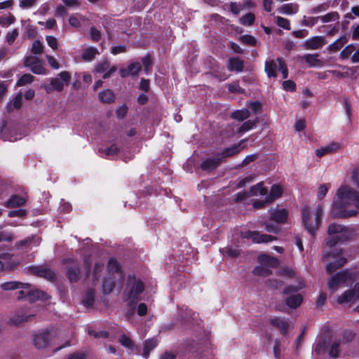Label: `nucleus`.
Segmentation results:
<instances>
[{"mask_svg":"<svg viewBox=\"0 0 359 359\" xmlns=\"http://www.w3.org/2000/svg\"><path fill=\"white\" fill-rule=\"evenodd\" d=\"M328 238L325 240L326 245L330 250L323 255V259L327 262L326 269L328 273H332L346 263V258L343 252L335 244L339 241H344L351 236V231L344 225L332 223L327 228Z\"/></svg>","mask_w":359,"mask_h":359,"instance_id":"f257e3e1","label":"nucleus"},{"mask_svg":"<svg viewBox=\"0 0 359 359\" xmlns=\"http://www.w3.org/2000/svg\"><path fill=\"white\" fill-rule=\"evenodd\" d=\"M351 205L359 210V193L347 185H343L336 192V199L331 207V217L348 218L356 216L358 211L351 208Z\"/></svg>","mask_w":359,"mask_h":359,"instance_id":"f03ea898","label":"nucleus"},{"mask_svg":"<svg viewBox=\"0 0 359 359\" xmlns=\"http://www.w3.org/2000/svg\"><path fill=\"white\" fill-rule=\"evenodd\" d=\"M301 213L303 226L310 234L313 236L321 225V217L323 214V204H317L313 210L305 205L302 209Z\"/></svg>","mask_w":359,"mask_h":359,"instance_id":"7ed1b4c3","label":"nucleus"},{"mask_svg":"<svg viewBox=\"0 0 359 359\" xmlns=\"http://www.w3.org/2000/svg\"><path fill=\"white\" fill-rule=\"evenodd\" d=\"M109 276L105 278L102 283V290L105 294L111 292L114 287L121 288L123 281V273L118 262L115 259H110L107 264Z\"/></svg>","mask_w":359,"mask_h":359,"instance_id":"20e7f679","label":"nucleus"},{"mask_svg":"<svg viewBox=\"0 0 359 359\" xmlns=\"http://www.w3.org/2000/svg\"><path fill=\"white\" fill-rule=\"evenodd\" d=\"M144 290L143 282L135 276L130 275L128 277L123 292V299L129 304H133L139 299V297Z\"/></svg>","mask_w":359,"mask_h":359,"instance_id":"39448f33","label":"nucleus"},{"mask_svg":"<svg viewBox=\"0 0 359 359\" xmlns=\"http://www.w3.org/2000/svg\"><path fill=\"white\" fill-rule=\"evenodd\" d=\"M355 278V274L349 271L338 273L328 280L329 289L334 292L343 284L348 285L351 283Z\"/></svg>","mask_w":359,"mask_h":359,"instance_id":"423d86ee","label":"nucleus"},{"mask_svg":"<svg viewBox=\"0 0 359 359\" xmlns=\"http://www.w3.org/2000/svg\"><path fill=\"white\" fill-rule=\"evenodd\" d=\"M258 262L260 266L255 269V273L258 276H266L271 271L269 267H277L279 264V261L276 258L266 254H262L258 257Z\"/></svg>","mask_w":359,"mask_h":359,"instance_id":"0eeeda50","label":"nucleus"},{"mask_svg":"<svg viewBox=\"0 0 359 359\" xmlns=\"http://www.w3.org/2000/svg\"><path fill=\"white\" fill-rule=\"evenodd\" d=\"M71 79V75L68 72L63 71L60 72L56 77L50 80V83L44 85L43 88L47 93L52 91L60 92L64 87L67 86Z\"/></svg>","mask_w":359,"mask_h":359,"instance_id":"6e6552de","label":"nucleus"},{"mask_svg":"<svg viewBox=\"0 0 359 359\" xmlns=\"http://www.w3.org/2000/svg\"><path fill=\"white\" fill-rule=\"evenodd\" d=\"M55 335L54 330L39 331L34 335L33 344L37 349H44L51 344Z\"/></svg>","mask_w":359,"mask_h":359,"instance_id":"1a4fd4ad","label":"nucleus"},{"mask_svg":"<svg viewBox=\"0 0 359 359\" xmlns=\"http://www.w3.org/2000/svg\"><path fill=\"white\" fill-rule=\"evenodd\" d=\"M25 66L36 74H45L46 69L37 56L29 55L25 59Z\"/></svg>","mask_w":359,"mask_h":359,"instance_id":"9d476101","label":"nucleus"},{"mask_svg":"<svg viewBox=\"0 0 359 359\" xmlns=\"http://www.w3.org/2000/svg\"><path fill=\"white\" fill-rule=\"evenodd\" d=\"M241 237L246 239H251L256 243H269L276 239V238L272 236L259 233L258 231H251L242 232Z\"/></svg>","mask_w":359,"mask_h":359,"instance_id":"9b49d317","label":"nucleus"},{"mask_svg":"<svg viewBox=\"0 0 359 359\" xmlns=\"http://www.w3.org/2000/svg\"><path fill=\"white\" fill-rule=\"evenodd\" d=\"M359 299V284H355L352 290H347L339 296L337 302L340 304L354 302Z\"/></svg>","mask_w":359,"mask_h":359,"instance_id":"f8f14e48","label":"nucleus"},{"mask_svg":"<svg viewBox=\"0 0 359 359\" xmlns=\"http://www.w3.org/2000/svg\"><path fill=\"white\" fill-rule=\"evenodd\" d=\"M117 70L115 66H111L110 62L107 60H102L97 62L95 67V72L97 73H103L102 78L107 79Z\"/></svg>","mask_w":359,"mask_h":359,"instance_id":"ddd939ff","label":"nucleus"},{"mask_svg":"<svg viewBox=\"0 0 359 359\" xmlns=\"http://www.w3.org/2000/svg\"><path fill=\"white\" fill-rule=\"evenodd\" d=\"M326 42L325 36H315L307 39L303 43V48L306 50H316L321 48Z\"/></svg>","mask_w":359,"mask_h":359,"instance_id":"4468645a","label":"nucleus"},{"mask_svg":"<svg viewBox=\"0 0 359 359\" xmlns=\"http://www.w3.org/2000/svg\"><path fill=\"white\" fill-rule=\"evenodd\" d=\"M318 20H320L323 23L336 22L337 25L332 27L330 32H327L328 34L337 32L339 29V15L337 12H330L324 15L318 17Z\"/></svg>","mask_w":359,"mask_h":359,"instance_id":"2eb2a0df","label":"nucleus"},{"mask_svg":"<svg viewBox=\"0 0 359 359\" xmlns=\"http://www.w3.org/2000/svg\"><path fill=\"white\" fill-rule=\"evenodd\" d=\"M34 316L35 314L30 311H20L10 320V322L11 324L20 325L31 320Z\"/></svg>","mask_w":359,"mask_h":359,"instance_id":"dca6fc26","label":"nucleus"},{"mask_svg":"<svg viewBox=\"0 0 359 359\" xmlns=\"http://www.w3.org/2000/svg\"><path fill=\"white\" fill-rule=\"evenodd\" d=\"M21 297H25L30 302L39 300V299H47L48 295L43 291L39 290H31L27 293L24 290L20 292Z\"/></svg>","mask_w":359,"mask_h":359,"instance_id":"f3484780","label":"nucleus"},{"mask_svg":"<svg viewBox=\"0 0 359 359\" xmlns=\"http://www.w3.org/2000/svg\"><path fill=\"white\" fill-rule=\"evenodd\" d=\"M341 148V144L335 142H330L316 150V154L318 157L321 158L324 155L336 152Z\"/></svg>","mask_w":359,"mask_h":359,"instance_id":"a211bd4d","label":"nucleus"},{"mask_svg":"<svg viewBox=\"0 0 359 359\" xmlns=\"http://www.w3.org/2000/svg\"><path fill=\"white\" fill-rule=\"evenodd\" d=\"M270 213L271 219L277 223H285L288 217V213L285 209L273 208Z\"/></svg>","mask_w":359,"mask_h":359,"instance_id":"6ab92c4d","label":"nucleus"},{"mask_svg":"<svg viewBox=\"0 0 359 359\" xmlns=\"http://www.w3.org/2000/svg\"><path fill=\"white\" fill-rule=\"evenodd\" d=\"M310 67H322L324 62L318 54H306L302 57Z\"/></svg>","mask_w":359,"mask_h":359,"instance_id":"aec40b11","label":"nucleus"},{"mask_svg":"<svg viewBox=\"0 0 359 359\" xmlns=\"http://www.w3.org/2000/svg\"><path fill=\"white\" fill-rule=\"evenodd\" d=\"M33 273L38 276L43 277L48 280H53L55 278V274L51 270L42 266H34L32 268Z\"/></svg>","mask_w":359,"mask_h":359,"instance_id":"412c9836","label":"nucleus"},{"mask_svg":"<svg viewBox=\"0 0 359 359\" xmlns=\"http://www.w3.org/2000/svg\"><path fill=\"white\" fill-rule=\"evenodd\" d=\"M31 285L28 283H22L18 281H10L0 284V288L3 290H14L18 288L29 289Z\"/></svg>","mask_w":359,"mask_h":359,"instance_id":"4be33fe9","label":"nucleus"},{"mask_svg":"<svg viewBox=\"0 0 359 359\" xmlns=\"http://www.w3.org/2000/svg\"><path fill=\"white\" fill-rule=\"evenodd\" d=\"M118 341L123 346L126 348L130 352L137 353L139 352L137 346L134 344L133 341L127 335L122 334L120 337Z\"/></svg>","mask_w":359,"mask_h":359,"instance_id":"5701e85b","label":"nucleus"},{"mask_svg":"<svg viewBox=\"0 0 359 359\" xmlns=\"http://www.w3.org/2000/svg\"><path fill=\"white\" fill-rule=\"evenodd\" d=\"M158 341L155 338L145 340L143 344L142 357L147 359L149 357L150 352L156 347Z\"/></svg>","mask_w":359,"mask_h":359,"instance_id":"b1692460","label":"nucleus"},{"mask_svg":"<svg viewBox=\"0 0 359 359\" xmlns=\"http://www.w3.org/2000/svg\"><path fill=\"white\" fill-rule=\"evenodd\" d=\"M299 6L297 4H286L281 6L278 11L281 14L293 15L298 12Z\"/></svg>","mask_w":359,"mask_h":359,"instance_id":"393cba45","label":"nucleus"},{"mask_svg":"<svg viewBox=\"0 0 359 359\" xmlns=\"http://www.w3.org/2000/svg\"><path fill=\"white\" fill-rule=\"evenodd\" d=\"M283 188L280 185L274 184L271 187L270 193L268 196L266 198V201L267 202L273 201L282 195Z\"/></svg>","mask_w":359,"mask_h":359,"instance_id":"a878e982","label":"nucleus"},{"mask_svg":"<svg viewBox=\"0 0 359 359\" xmlns=\"http://www.w3.org/2000/svg\"><path fill=\"white\" fill-rule=\"evenodd\" d=\"M119 151L118 147L116 144H111L106 148H100L99 153L102 156L111 158L116 156Z\"/></svg>","mask_w":359,"mask_h":359,"instance_id":"bb28decb","label":"nucleus"},{"mask_svg":"<svg viewBox=\"0 0 359 359\" xmlns=\"http://www.w3.org/2000/svg\"><path fill=\"white\" fill-rule=\"evenodd\" d=\"M22 104V93H18L12 100H11L6 105L8 111H11L13 109H18Z\"/></svg>","mask_w":359,"mask_h":359,"instance_id":"cd10ccee","label":"nucleus"},{"mask_svg":"<svg viewBox=\"0 0 359 359\" xmlns=\"http://www.w3.org/2000/svg\"><path fill=\"white\" fill-rule=\"evenodd\" d=\"M25 199L23 197L14 195L12 196L6 203L5 206L8 208L18 207L24 205Z\"/></svg>","mask_w":359,"mask_h":359,"instance_id":"c85d7f7f","label":"nucleus"},{"mask_svg":"<svg viewBox=\"0 0 359 359\" xmlns=\"http://www.w3.org/2000/svg\"><path fill=\"white\" fill-rule=\"evenodd\" d=\"M263 182H259L256 185L250 188V196H266L268 190L264 187Z\"/></svg>","mask_w":359,"mask_h":359,"instance_id":"c756f323","label":"nucleus"},{"mask_svg":"<svg viewBox=\"0 0 359 359\" xmlns=\"http://www.w3.org/2000/svg\"><path fill=\"white\" fill-rule=\"evenodd\" d=\"M99 99L102 102L111 103L114 101L115 96L111 90H104L99 94Z\"/></svg>","mask_w":359,"mask_h":359,"instance_id":"7c9ffc66","label":"nucleus"},{"mask_svg":"<svg viewBox=\"0 0 359 359\" xmlns=\"http://www.w3.org/2000/svg\"><path fill=\"white\" fill-rule=\"evenodd\" d=\"M98 53V50L96 48L89 47L83 50L82 58L86 61H91Z\"/></svg>","mask_w":359,"mask_h":359,"instance_id":"2f4dec72","label":"nucleus"},{"mask_svg":"<svg viewBox=\"0 0 359 359\" xmlns=\"http://www.w3.org/2000/svg\"><path fill=\"white\" fill-rule=\"evenodd\" d=\"M302 302V297L300 294H292L287 298L286 303L292 309L298 307Z\"/></svg>","mask_w":359,"mask_h":359,"instance_id":"473e14b6","label":"nucleus"},{"mask_svg":"<svg viewBox=\"0 0 359 359\" xmlns=\"http://www.w3.org/2000/svg\"><path fill=\"white\" fill-rule=\"evenodd\" d=\"M80 270L77 266H70L67 269V276L71 282H76L79 278Z\"/></svg>","mask_w":359,"mask_h":359,"instance_id":"72a5a7b5","label":"nucleus"},{"mask_svg":"<svg viewBox=\"0 0 359 359\" xmlns=\"http://www.w3.org/2000/svg\"><path fill=\"white\" fill-rule=\"evenodd\" d=\"M219 164L218 158H207L202 163L201 168L203 170H210L217 167Z\"/></svg>","mask_w":359,"mask_h":359,"instance_id":"f704fd0d","label":"nucleus"},{"mask_svg":"<svg viewBox=\"0 0 359 359\" xmlns=\"http://www.w3.org/2000/svg\"><path fill=\"white\" fill-rule=\"evenodd\" d=\"M231 118L239 121H244L250 116V111L247 109L236 110L231 113Z\"/></svg>","mask_w":359,"mask_h":359,"instance_id":"c9c22d12","label":"nucleus"},{"mask_svg":"<svg viewBox=\"0 0 359 359\" xmlns=\"http://www.w3.org/2000/svg\"><path fill=\"white\" fill-rule=\"evenodd\" d=\"M347 39L345 36H341L338 39H337L335 41L330 44L328 46V49L330 51L335 52L339 49H341L344 45L346 43Z\"/></svg>","mask_w":359,"mask_h":359,"instance_id":"e433bc0d","label":"nucleus"},{"mask_svg":"<svg viewBox=\"0 0 359 359\" xmlns=\"http://www.w3.org/2000/svg\"><path fill=\"white\" fill-rule=\"evenodd\" d=\"M243 67V62L240 60L238 58L234 57L231 58L229 60V69L230 71H236L241 72L242 71Z\"/></svg>","mask_w":359,"mask_h":359,"instance_id":"4c0bfd02","label":"nucleus"},{"mask_svg":"<svg viewBox=\"0 0 359 359\" xmlns=\"http://www.w3.org/2000/svg\"><path fill=\"white\" fill-rule=\"evenodd\" d=\"M258 118H256L255 120H248L243 123V125L238 129V133L243 134L255 127Z\"/></svg>","mask_w":359,"mask_h":359,"instance_id":"58836bf2","label":"nucleus"},{"mask_svg":"<svg viewBox=\"0 0 359 359\" xmlns=\"http://www.w3.org/2000/svg\"><path fill=\"white\" fill-rule=\"evenodd\" d=\"M340 345L339 341H332L327 346L330 356L337 358L338 356V348Z\"/></svg>","mask_w":359,"mask_h":359,"instance_id":"ea45409f","label":"nucleus"},{"mask_svg":"<svg viewBox=\"0 0 359 359\" xmlns=\"http://www.w3.org/2000/svg\"><path fill=\"white\" fill-rule=\"evenodd\" d=\"M85 18L80 14L72 15L69 17V22L74 27H80L84 22Z\"/></svg>","mask_w":359,"mask_h":359,"instance_id":"a19ab883","label":"nucleus"},{"mask_svg":"<svg viewBox=\"0 0 359 359\" xmlns=\"http://www.w3.org/2000/svg\"><path fill=\"white\" fill-rule=\"evenodd\" d=\"M277 62L275 61L266 62L265 71L269 76H275Z\"/></svg>","mask_w":359,"mask_h":359,"instance_id":"79ce46f5","label":"nucleus"},{"mask_svg":"<svg viewBox=\"0 0 359 359\" xmlns=\"http://www.w3.org/2000/svg\"><path fill=\"white\" fill-rule=\"evenodd\" d=\"M34 81V76L30 74H25L20 77L17 82V86H23L31 83Z\"/></svg>","mask_w":359,"mask_h":359,"instance_id":"37998d69","label":"nucleus"},{"mask_svg":"<svg viewBox=\"0 0 359 359\" xmlns=\"http://www.w3.org/2000/svg\"><path fill=\"white\" fill-rule=\"evenodd\" d=\"M255 17L252 13H249L247 15L240 18V22L245 26H250L253 24Z\"/></svg>","mask_w":359,"mask_h":359,"instance_id":"c03bdc74","label":"nucleus"},{"mask_svg":"<svg viewBox=\"0 0 359 359\" xmlns=\"http://www.w3.org/2000/svg\"><path fill=\"white\" fill-rule=\"evenodd\" d=\"M243 142H244V140L241 142L238 145H234L230 148H227L226 149H225L224 151V152L222 153L223 157L231 156H233V155L237 154L238 152H239V151H240L239 147Z\"/></svg>","mask_w":359,"mask_h":359,"instance_id":"a18cd8bd","label":"nucleus"},{"mask_svg":"<svg viewBox=\"0 0 359 359\" xmlns=\"http://www.w3.org/2000/svg\"><path fill=\"white\" fill-rule=\"evenodd\" d=\"M328 189H329V187H327V184H320L318 188L317 195H316L317 198L320 201L323 199V198L326 196V194L328 191Z\"/></svg>","mask_w":359,"mask_h":359,"instance_id":"49530a36","label":"nucleus"},{"mask_svg":"<svg viewBox=\"0 0 359 359\" xmlns=\"http://www.w3.org/2000/svg\"><path fill=\"white\" fill-rule=\"evenodd\" d=\"M277 25L285 29L290 30V23L289 20L278 16L276 18Z\"/></svg>","mask_w":359,"mask_h":359,"instance_id":"de8ad7c7","label":"nucleus"},{"mask_svg":"<svg viewBox=\"0 0 359 359\" xmlns=\"http://www.w3.org/2000/svg\"><path fill=\"white\" fill-rule=\"evenodd\" d=\"M128 69L130 76H136L141 69V65L139 62H133L128 65Z\"/></svg>","mask_w":359,"mask_h":359,"instance_id":"09e8293b","label":"nucleus"},{"mask_svg":"<svg viewBox=\"0 0 359 359\" xmlns=\"http://www.w3.org/2000/svg\"><path fill=\"white\" fill-rule=\"evenodd\" d=\"M240 41L250 46H255L257 43L256 39L250 35H243L240 37Z\"/></svg>","mask_w":359,"mask_h":359,"instance_id":"8fccbe9b","label":"nucleus"},{"mask_svg":"<svg viewBox=\"0 0 359 359\" xmlns=\"http://www.w3.org/2000/svg\"><path fill=\"white\" fill-rule=\"evenodd\" d=\"M44 48L43 45L39 41L36 40L33 42L32 46V53L34 54H40L43 52Z\"/></svg>","mask_w":359,"mask_h":359,"instance_id":"3c124183","label":"nucleus"},{"mask_svg":"<svg viewBox=\"0 0 359 359\" xmlns=\"http://www.w3.org/2000/svg\"><path fill=\"white\" fill-rule=\"evenodd\" d=\"M93 300H94V292H93V290H89L87 292L84 299H83V304L87 307L90 306L93 303Z\"/></svg>","mask_w":359,"mask_h":359,"instance_id":"603ef678","label":"nucleus"},{"mask_svg":"<svg viewBox=\"0 0 359 359\" xmlns=\"http://www.w3.org/2000/svg\"><path fill=\"white\" fill-rule=\"evenodd\" d=\"M46 42L48 45L53 50H55L59 47V43L57 39L53 36H46Z\"/></svg>","mask_w":359,"mask_h":359,"instance_id":"864d4df0","label":"nucleus"},{"mask_svg":"<svg viewBox=\"0 0 359 359\" xmlns=\"http://www.w3.org/2000/svg\"><path fill=\"white\" fill-rule=\"evenodd\" d=\"M37 4V0H20V7L23 9H28L34 7Z\"/></svg>","mask_w":359,"mask_h":359,"instance_id":"5fc2aeb1","label":"nucleus"},{"mask_svg":"<svg viewBox=\"0 0 359 359\" xmlns=\"http://www.w3.org/2000/svg\"><path fill=\"white\" fill-rule=\"evenodd\" d=\"M318 17H316V18H314V17L306 18V16H304L303 20H302V25H303L304 26L312 27L314 25H316L318 22Z\"/></svg>","mask_w":359,"mask_h":359,"instance_id":"6e6d98bb","label":"nucleus"},{"mask_svg":"<svg viewBox=\"0 0 359 359\" xmlns=\"http://www.w3.org/2000/svg\"><path fill=\"white\" fill-rule=\"evenodd\" d=\"M19 32L17 29L8 32L6 36V41L9 44H13L16 38L18 36Z\"/></svg>","mask_w":359,"mask_h":359,"instance_id":"4d7b16f0","label":"nucleus"},{"mask_svg":"<svg viewBox=\"0 0 359 359\" xmlns=\"http://www.w3.org/2000/svg\"><path fill=\"white\" fill-rule=\"evenodd\" d=\"M89 335L94 337L95 338H107L108 333L104 331H95L93 330H88Z\"/></svg>","mask_w":359,"mask_h":359,"instance_id":"13d9d810","label":"nucleus"},{"mask_svg":"<svg viewBox=\"0 0 359 359\" xmlns=\"http://www.w3.org/2000/svg\"><path fill=\"white\" fill-rule=\"evenodd\" d=\"M354 50V46L352 44L347 46L340 53V57L341 58H347L348 57Z\"/></svg>","mask_w":359,"mask_h":359,"instance_id":"bf43d9fd","label":"nucleus"},{"mask_svg":"<svg viewBox=\"0 0 359 359\" xmlns=\"http://www.w3.org/2000/svg\"><path fill=\"white\" fill-rule=\"evenodd\" d=\"M277 62L278 65L279 70L283 74V78L286 79L287 77V69L285 63L280 58L277 59Z\"/></svg>","mask_w":359,"mask_h":359,"instance_id":"052dcab7","label":"nucleus"},{"mask_svg":"<svg viewBox=\"0 0 359 359\" xmlns=\"http://www.w3.org/2000/svg\"><path fill=\"white\" fill-rule=\"evenodd\" d=\"M47 60H48V62L49 64V65L53 68V69H57L60 68V65H59V63L57 61V60L51 56V55H47L46 56Z\"/></svg>","mask_w":359,"mask_h":359,"instance_id":"680f3d73","label":"nucleus"},{"mask_svg":"<svg viewBox=\"0 0 359 359\" xmlns=\"http://www.w3.org/2000/svg\"><path fill=\"white\" fill-rule=\"evenodd\" d=\"M272 324L281 327L283 330H286L287 327V323L284 320L279 318H274L271 320Z\"/></svg>","mask_w":359,"mask_h":359,"instance_id":"e2e57ef3","label":"nucleus"},{"mask_svg":"<svg viewBox=\"0 0 359 359\" xmlns=\"http://www.w3.org/2000/svg\"><path fill=\"white\" fill-rule=\"evenodd\" d=\"M351 30L352 39L353 40H359V23L353 25Z\"/></svg>","mask_w":359,"mask_h":359,"instance_id":"0e129e2a","label":"nucleus"},{"mask_svg":"<svg viewBox=\"0 0 359 359\" xmlns=\"http://www.w3.org/2000/svg\"><path fill=\"white\" fill-rule=\"evenodd\" d=\"M283 86L285 90L292 92L295 90L296 85L293 81L287 80L283 82Z\"/></svg>","mask_w":359,"mask_h":359,"instance_id":"69168bd1","label":"nucleus"},{"mask_svg":"<svg viewBox=\"0 0 359 359\" xmlns=\"http://www.w3.org/2000/svg\"><path fill=\"white\" fill-rule=\"evenodd\" d=\"M90 36H91V39L95 41H97L100 39L101 38V33L99 30H97L96 28L95 27H92L90 29Z\"/></svg>","mask_w":359,"mask_h":359,"instance_id":"338daca9","label":"nucleus"},{"mask_svg":"<svg viewBox=\"0 0 359 359\" xmlns=\"http://www.w3.org/2000/svg\"><path fill=\"white\" fill-rule=\"evenodd\" d=\"M86 355L83 352H76L69 355L67 359H85Z\"/></svg>","mask_w":359,"mask_h":359,"instance_id":"774afa93","label":"nucleus"}]
</instances>
